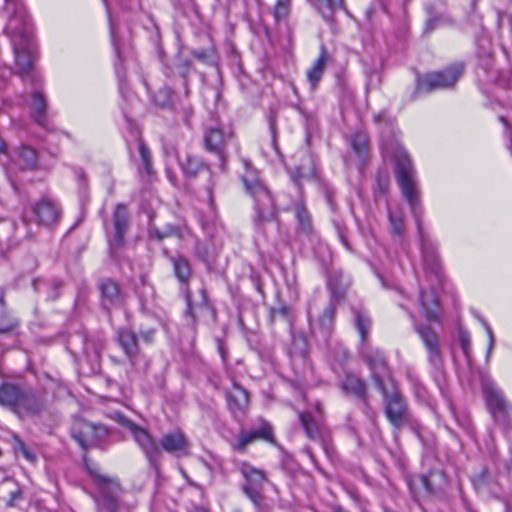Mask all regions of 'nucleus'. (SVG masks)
Masks as SVG:
<instances>
[{
    "label": "nucleus",
    "instance_id": "obj_1",
    "mask_svg": "<svg viewBox=\"0 0 512 512\" xmlns=\"http://www.w3.org/2000/svg\"><path fill=\"white\" fill-rule=\"evenodd\" d=\"M365 358L371 369L372 377L385 398V415L390 424L399 429L408 420V411L400 394L393 392L388 395L385 389V382L391 380V377L384 356L382 352L375 350L367 353Z\"/></svg>",
    "mask_w": 512,
    "mask_h": 512
},
{
    "label": "nucleus",
    "instance_id": "obj_2",
    "mask_svg": "<svg viewBox=\"0 0 512 512\" xmlns=\"http://www.w3.org/2000/svg\"><path fill=\"white\" fill-rule=\"evenodd\" d=\"M244 164L247 171L242 176V181L254 201L255 221L258 223L271 221L276 213L274 199L269 189L258 178L257 173L252 170L250 163L244 161Z\"/></svg>",
    "mask_w": 512,
    "mask_h": 512
},
{
    "label": "nucleus",
    "instance_id": "obj_3",
    "mask_svg": "<svg viewBox=\"0 0 512 512\" xmlns=\"http://www.w3.org/2000/svg\"><path fill=\"white\" fill-rule=\"evenodd\" d=\"M7 30L11 35L17 72L19 74L26 73L32 67L33 59L34 45L31 26L24 21L23 27L18 29L17 19L13 17L7 24Z\"/></svg>",
    "mask_w": 512,
    "mask_h": 512
},
{
    "label": "nucleus",
    "instance_id": "obj_4",
    "mask_svg": "<svg viewBox=\"0 0 512 512\" xmlns=\"http://www.w3.org/2000/svg\"><path fill=\"white\" fill-rule=\"evenodd\" d=\"M395 160V173L402 194L408 201L412 210L418 205L419 193L416 188L415 171L406 151L398 144L393 154Z\"/></svg>",
    "mask_w": 512,
    "mask_h": 512
},
{
    "label": "nucleus",
    "instance_id": "obj_5",
    "mask_svg": "<svg viewBox=\"0 0 512 512\" xmlns=\"http://www.w3.org/2000/svg\"><path fill=\"white\" fill-rule=\"evenodd\" d=\"M85 464L90 474L94 477L99 489L96 498L99 510L101 512H116L117 496L120 490L118 482L103 475L98 465L89 464L87 461H85Z\"/></svg>",
    "mask_w": 512,
    "mask_h": 512
},
{
    "label": "nucleus",
    "instance_id": "obj_6",
    "mask_svg": "<svg viewBox=\"0 0 512 512\" xmlns=\"http://www.w3.org/2000/svg\"><path fill=\"white\" fill-rule=\"evenodd\" d=\"M463 71L462 65H455L440 72L426 74L417 78V93L431 92L453 86Z\"/></svg>",
    "mask_w": 512,
    "mask_h": 512
},
{
    "label": "nucleus",
    "instance_id": "obj_7",
    "mask_svg": "<svg viewBox=\"0 0 512 512\" xmlns=\"http://www.w3.org/2000/svg\"><path fill=\"white\" fill-rule=\"evenodd\" d=\"M113 418L131 432L134 440L150 462L158 457L160 453L158 444L146 429L138 426L120 413H115Z\"/></svg>",
    "mask_w": 512,
    "mask_h": 512
},
{
    "label": "nucleus",
    "instance_id": "obj_8",
    "mask_svg": "<svg viewBox=\"0 0 512 512\" xmlns=\"http://www.w3.org/2000/svg\"><path fill=\"white\" fill-rule=\"evenodd\" d=\"M239 471L245 479V483L243 484V491L245 495L254 505L260 506L263 500L261 491L266 481L264 471L253 467L246 462H242L239 465Z\"/></svg>",
    "mask_w": 512,
    "mask_h": 512
},
{
    "label": "nucleus",
    "instance_id": "obj_9",
    "mask_svg": "<svg viewBox=\"0 0 512 512\" xmlns=\"http://www.w3.org/2000/svg\"><path fill=\"white\" fill-rule=\"evenodd\" d=\"M33 401L31 395L23 393L14 385L4 384L0 387V404L19 415L24 412L36 413L38 409L31 406Z\"/></svg>",
    "mask_w": 512,
    "mask_h": 512
},
{
    "label": "nucleus",
    "instance_id": "obj_10",
    "mask_svg": "<svg viewBox=\"0 0 512 512\" xmlns=\"http://www.w3.org/2000/svg\"><path fill=\"white\" fill-rule=\"evenodd\" d=\"M483 391L487 406L496 421L504 418L510 409V405L499 388L492 382L483 385Z\"/></svg>",
    "mask_w": 512,
    "mask_h": 512
},
{
    "label": "nucleus",
    "instance_id": "obj_11",
    "mask_svg": "<svg viewBox=\"0 0 512 512\" xmlns=\"http://www.w3.org/2000/svg\"><path fill=\"white\" fill-rule=\"evenodd\" d=\"M105 436L106 429L103 426L89 422H80L73 430L74 439L84 449L99 444Z\"/></svg>",
    "mask_w": 512,
    "mask_h": 512
},
{
    "label": "nucleus",
    "instance_id": "obj_12",
    "mask_svg": "<svg viewBox=\"0 0 512 512\" xmlns=\"http://www.w3.org/2000/svg\"><path fill=\"white\" fill-rule=\"evenodd\" d=\"M232 382L233 386L227 392V405L234 417L243 416L249 407V394L237 382Z\"/></svg>",
    "mask_w": 512,
    "mask_h": 512
},
{
    "label": "nucleus",
    "instance_id": "obj_13",
    "mask_svg": "<svg viewBox=\"0 0 512 512\" xmlns=\"http://www.w3.org/2000/svg\"><path fill=\"white\" fill-rule=\"evenodd\" d=\"M162 448L176 456H187L189 454L190 443L181 430H174L166 433L161 439Z\"/></svg>",
    "mask_w": 512,
    "mask_h": 512
},
{
    "label": "nucleus",
    "instance_id": "obj_14",
    "mask_svg": "<svg viewBox=\"0 0 512 512\" xmlns=\"http://www.w3.org/2000/svg\"><path fill=\"white\" fill-rule=\"evenodd\" d=\"M273 433L270 425L262 421L258 429L250 431H241L238 440L232 445L236 451H243L245 447L258 439L270 441L272 440Z\"/></svg>",
    "mask_w": 512,
    "mask_h": 512
},
{
    "label": "nucleus",
    "instance_id": "obj_15",
    "mask_svg": "<svg viewBox=\"0 0 512 512\" xmlns=\"http://www.w3.org/2000/svg\"><path fill=\"white\" fill-rule=\"evenodd\" d=\"M229 139L230 134H225L221 129L216 127L208 129L204 135L206 149L220 157L222 167L225 163L224 149Z\"/></svg>",
    "mask_w": 512,
    "mask_h": 512
},
{
    "label": "nucleus",
    "instance_id": "obj_16",
    "mask_svg": "<svg viewBox=\"0 0 512 512\" xmlns=\"http://www.w3.org/2000/svg\"><path fill=\"white\" fill-rule=\"evenodd\" d=\"M32 212L37 223L44 226L55 224L59 218V210L50 200H41L38 202L33 206Z\"/></svg>",
    "mask_w": 512,
    "mask_h": 512
},
{
    "label": "nucleus",
    "instance_id": "obj_17",
    "mask_svg": "<svg viewBox=\"0 0 512 512\" xmlns=\"http://www.w3.org/2000/svg\"><path fill=\"white\" fill-rule=\"evenodd\" d=\"M115 233L110 240L112 249L121 247L124 243V235L128 225L127 209L123 204H118L113 215Z\"/></svg>",
    "mask_w": 512,
    "mask_h": 512
},
{
    "label": "nucleus",
    "instance_id": "obj_18",
    "mask_svg": "<svg viewBox=\"0 0 512 512\" xmlns=\"http://www.w3.org/2000/svg\"><path fill=\"white\" fill-rule=\"evenodd\" d=\"M417 331L427 349L429 361L437 364L440 361V351L435 333L428 327H419Z\"/></svg>",
    "mask_w": 512,
    "mask_h": 512
},
{
    "label": "nucleus",
    "instance_id": "obj_19",
    "mask_svg": "<svg viewBox=\"0 0 512 512\" xmlns=\"http://www.w3.org/2000/svg\"><path fill=\"white\" fill-rule=\"evenodd\" d=\"M103 305L107 308L121 303V294L118 285L105 279L100 283Z\"/></svg>",
    "mask_w": 512,
    "mask_h": 512
},
{
    "label": "nucleus",
    "instance_id": "obj_20",
    "mask_svg": "<svg viewBox=\"0 0 512 512\" xmlns=\"http://www.w3.org/2000/svg\"><path fill=\"white\" fill-rule=\"evenodd\" d=\"M14 162L22 169H33L37 165V153L31 147L23 146L14 155Z\"/></svg>",
    "mask_w": 512,
    "mask_h": 512
},
{
    "label": "nucleus",
    "instance_id": "obj_21",
    "mask_svg": "<svg viewBox=\"0 0 512 512\" xmlns=\"http://www.w3.org/2000/svg\"><path fill=\"white\" fill-rule=\"evenodd\" d=\"M173 270L178 281L187 286L192 275V269L189 261L183 256H175L171 258Z\"/></svg>",
    "mask_w": 512,
    "mask_h": 512
},
{
    "label": "nucleus",
    "instance_id": "obj_22",
    "mask_svg": "<svg viewBox=\"0 0 512 512\" xmlns=\"http://www.w3.org/2000/svg\"><path fill=\"white\" fill-rule=\"evenodd\" d=\"M420 302L428 320L437 318V297L434 290L420 292Z\"/></svg>",
    "mask_w": 512,
    "mask_h": 512
},
{
    "label": "nucleus",
    "instance_id": "obj_23",
    "mask_svg": "<svg viewBox=\"0 0 512 512\" xmlns=\"http://www.w3.org/2000/svg\"><path fill=\"white\" fill-rule=\"evenodd\" d=\"M118 341L128 357H134L137 354V337L134 332L127 329L119 331Z\"/></svg>",
    "mask_w": 512,
    "mask_h": 512
},
{
    "label": "nucleus",
    "instance_id": "obj_24",
    "mask_svg": "<svg viewBox=\"0 0 512 512\" xmlns=\"http://www.w3.org/2000/svg\"><path fill=\"white\" fill-rule=\"evenodd\" d=\"M327 56L324 51L321 52L320 56L314 62L313 66L307 71V79L312 87L315 89L318 82L320 81L326 64Z\"/></svg>",
    "mask_w": 512,
    "mask_h": 512
},
{
    "label": "nucleus",
    "instance_id": "obj_25",
    "mask_svg": "<svg viewBox=\"0 0 512 512\" xmlns=\"http://www.w3.org/2000/svg\"><path fill=\"white\" fill-rule=\"evenodd\" d=\"M299 420L306 436L316 440L320 436V424L307 412L299 414Z\"/></svg>",
    "mask_w": 512,
    "mask_h": 512
},
{
    "label": "nucleus",
    "instance_id": "obj_26",
    "mask_svg": "<svg viewBox=\"0 0 512 512\" xmlns=\"http://www.w3.org/2000/svg\"><path fill=\"white\" fill-rule=\"evenodd\" d=\"M341 387L347 394L353 396L363 397L365 394V384L352 374L346 375Z\"/></svg>",
    "mask_w": 512,
    "mask_h": 512
},
{
    "label": "nucleus",
    "instance_id": "obj_27",
    "mask_svg": "<svg viewBox=\"0 0 512 512\" xmlns=\"http://www.w3.org/2000/svg\"><path fill=\"white\" fill-rule=\"evenodd\" d=\"M313 4L326 20H330L333 14L342 7L343 1L313 0Z\"/></svg>",
    "mask_w": 512,
    "mask_h": 512
},
{
    "label": "nucleus",
    "instance_id": "obj_28",
    "mask_svg": "<svg viewBox=\"0 0 512 512\" xmlns=\"http://www.w3.org/2000/svg\"><path fill=\"white\" fill-rule=\"evenodd\" d=\"M46 101L40 92H34L32 95V113L34 119L41 125L45 124V111H46Z\"/></svg>",
    "mask_w": 512,
    "mask_h": 512
},
{
    "label": "nucleus",
    "instance_id": "obj_29",
    "mask_svg": "<svg viewBox=\"0 0 512 512\" xmlns=\"http://www.w3.org/2000/svg\"><path fill=\"white\" fill-rule=\"evenodd\" d=\"M179 162L182 170L188 176H195L203 167L201 161L191 154H185L183 157H180Z\"/></svg>",
    "mask_w": 512,
    "mask_h": 512
},
{
    "label": "nucleus",
    "instance_id": "obj_30",
    "mask_svg": "<svg viewBox=\"0 0 512 512\" xmlns=\"http://www.w3.org/2000/svg\"><path fill=\"white\" fill-rule=\"evenodd\" d=\"M351 145L360 157L364 156L368 150V135L363 131L354 133L351 138Z\"/></svg>",
    "mask_w": 512,
    "mask_h": 512
},
{
    "label": "nucleus",
    "instance_id": "obj_31",
    "mask_svg": "<svg viewBox=\"0 0 512 512\" xmlns=\"http://www.w3.org/2000/svg\"><path fill=\"white\" fill-rule=\"evenodd\" d=\"M294 211L301 229L305 232H309L311 229V219L306 208L301 204H297L294 207Z\"/></svg>",
    "mask_w": 512,
    "mask_h": 512
},
{
    "label": "nucleus",
    "instance_id": "obj_32",
    "mask_svg": "<svg viewBox=\"0 0 512 512\" xmlns=\"http://www.w3.org/2000/svg\"><path fill=\"white\" fill-rule=\"evenodd\" d=\"M335 310H336L335 304L330 303L323 311V314L321 315V317L319 319V325L323 329L324 332L330 331V329L332 327L334 315H335Z\"/></svg>",
    "mask_w": 512,
    "mask_h": 512
},
{
    "label": "nucleus",
    "instance_id": "obj_33",
    "mask_svg": "<svg viewBox=\"0 0 512 512\" xmlns=\"http://www.w3.org/2000/svg\"><path fill=\"white\" fill-rule=\"evenodd\" d=\"M355 324L362 341L366 339L370 328V319L362 312L355 313Z\"/></svg>",
    "mask_w": 512,
    "mask_h": 512
},
{
    "label": "nucleus",
    "instance_id": "obj_34",
    "mask_svg": "<svg viewBox=\"0 0 512 512\" xmlns=\"http://www.w3.org/2000/svg\"><path fill=\"white\" fill-rule=\"evenodd\" d=\"M389 220L391 223L392 232L395 235H401L403 232V214L401 211L392 212L389 210Z\"/></svg>",
    "mask_w": 512,
    "mask_h": 512
},
{
    "label": "nucleus",
    "instance_id": "obj_35",
    "mask_svg": "<svg viewBox=\"0 0 512 512\" xmlns=\"http://www.w3.org/2000/svg\"><path fill=\"white\" fill-rule=\"evenodd\" d=\"M290 9V0H277L274 8V15L276 19L285 18Z\"/></svg>",
    "mask_w": 512,
    "mask_h": 512
},
{
    "label": "nucleus",
    "instance_id": "obj_36",
    "mask_svg": "<svg viewBox=\"0 0 512 512\" xmlns=\"http://www.w3.org/2000/svg\"><path fill=\"white\" fill-rule=\"evenodd\" d=\"M12 328V325L3 315V295L0 292V332H7Z\"/></svg>",
    "mask_w": 512,
    "mask_h": 512
},
{
    "label": "nucleus",
    "instance_id": "obj_37",
    "mask_svg": "<svg viewBox=\"0 0 512 512\" xmlns=\"http://www.w3.org/2000/svg\"><path fill=\"white\" fill-rule=\"evenodd\" d=\"M177 234V230L173 227H168L165 231L163 232H160L158 230H153L151 231L150 233V236L151 237H155L157 240H162L166 237H169V236H172V235H176Z\"/></svg>",
    "mask_w": 512,
    "mask_h": 512
},
{
    "label": "nucleus",
    "instance_id": "obj_38",
    "mask_svg": "<svg viewBox=\"0 0 512 512\" xmlns=\"http://www.w3.org/2000/svg\"><path fill=\"white\" fill-rule=\"evenodd\" d=\"M139 153L143 162V165L145 166L146 170L149 172L150 170V159H149V151L147 147L144 145V143H139Z\"/></svg>",
    "mask_w": 512,
    "mask_h": 512
},
{
    "label": "nucleus",
    "instance_id": "obj_39",
    "mask_svg": "<svg viewBox=\"0 0 512 512\" xmlns=\"http://www.w3.org/2000/svg\"><path fill=\"white\" fill-rule=\"evenodd\" d=\"M412 483L415 485H420L423 488V490L426 491L427 493H430L432 491L429 479L426 475H420L416 477L415 479H413Z\"/></svg>",
    "mask_w": 512,
    "mask_h": 512
},
{
    "label": "nucleus",
    "instance_id": "obj_40",
    "mask_svg": "<svg viewBox=\"0 0 512 512\" xmlns=\"http://www.w3.org/2000/svg\"><path fill=\"white\" fill-rule=\"evenodd\" d=\"M459 341H460V345H461V348L465 354V356L468 358L469 357V336L466 332H463L461 331L459 333Z\"/></svg>",
    "mask_w": 512,
    "mask_h": 512
},
{
    "label": "nucleus",
    "instance_id": "obj_41",
    "mask_svg": "<svg viewBox=\"0 0 512 512\" xmlns=\"http://www.w3.org/2000/svg\"><path fill=\"white\" fill-rule=\"evenodd\" d=\"M16 449L17 451H20L23 456L30 462H34L35 461V456L33 453H31L25 446V444L20 441V440H17V446H16Z\"/></svg>",
    "mask_w": 512,
    "mask_h": 512
},
{
    "label": "nucleus",
    "instance_id": "obj_42",
    "mask_svg": "<svg viewBox=\"0 0 512 512\" xmlns=\"http://www.w3.org/2000/svg\"><path fill=\"white\" fill-rule=\"evenodd\" d=\"M291 179L296 183L300 184V182L307 177L305 173L302 172L300 167H295L290 171Z\"/></svg>",
    "mask_w": 512,
    "mask_h": 512
},
{
    "label": "nucleus",
    "instance_id": "obj_43",
    "mask_svg": "<svg viewBox=\"0 0 512 512\" xmlns=\"http://www.w3.org/2000/svg\"><path fill=\"white\" fill-rule=\"evenodd\" d=\"M486 330H487V334H488V338H489V346H488V354H489L493 347V344H494V337H493V333H492V330L490 329V327L486 326Z\"/></svg>",
    "mask_w": 512,
    "mask_h": 512
},
{
    "label": "nucleus",
    "instance_id": "obj_44",
    "mask_svg": "<svg viewBox=\"0 0 512 512\" xmlns=\"http://www.w3.org/2000/svg\"><path fill=\"white\" fill-rule=\"evenodd\" d=\"M374 121H375L376 123H380V122H382V121H386V115H385V113H382V112H381V113H379V114L374 115Z\"/></svg>",
    "mask_w": 512,
    "mask_h": 512
},
{
    "label": "nucleus",
    "instance_id": "obj_45",
    "mask_svg": "<svg viewBox=\"0 0 512 512\" xmlns=\"http://www.w3.org/2000/svg\"><path fill=\"white\" fill-rule=\"evenodd\" d=\"M190 292L188 289H186V299H187V305H188V311L191 313V300H190Z\"/></svg>",
    "mask_w": 512,
    "mask_h": 512
},
{
    "label": "nucleus",
    "instance_id": "obj_46",
    "mask_svg": "<svg viewBox=\"0 0 512 512\" xmlns=\"http://www.w3.org/2000/svg\"><path fill=\"white\" fill-rule=\"evenodd\" d=\"M6 153V144L3 139L0 138V154Z\"/></svg>",
    "mask_w": 512,
    "mask_h": 512
},
{
    "label": "nucleus",
    "instance_id": "obj_47",
    "mask_svg": "<svg viewBox=\"0 0 512 512\" xmlns=\"http://www.w3.org/2000/svg\"><path fill=\"white\" fill-rule=\"evenodd\" d=\"M382 149H383V153H384L385 157L391 155L390 148L387 145L383 144Z\"/></svg>",
    "mask_w": 512,
    "mask_h": 512
},
{
    "label": "nucleus",
    "instance_id": "obj_48",
    "mask_svg": "<svg viewBox=\"0 0 512 512\" xmlns=\"http://www.w3.org/2000/svg\"><path fill=\"white\" fill-rule=\"evenodd\" d=\"M334 512H347L345 511L343 508H341L340 506H335L334 509H333Z\"/></svg>",
    "mask_w": 512,
    "mask_h": 512
},
{
    "label": "nucleus",
    "instance_id": "obj_49",
    "mask_svg": "<svg viewBox=\"0 0 512 512\" xmlns=\"http://www.w3.org/2000/svg\"><path fill=\"white\" fill-rule=\"evenodd\" d=\"M192 512H207L204 508L196 507L192 510Z\"/></svg>",
    "mask_w": 512,
    "mask_h": 512
},
{
    "label": "nucleus",
    "instance_id": "obj_50",
    "mask_svg": "<svg viewBox=\"0 0 512 512\" xmlns=\"http://www.w3.org/2000/svg\"><path fill=\"white\" fill-rule=\"evenodd\" d=\"M151 336H152V332H148L147 334H145V335H144V338H145L147 341H149V340H150V338H151Z\"/></svg>",
    "mask_w": 512,
    "mask_h": 512
},
{
    "label": "nucleus",
    "instance_id": "obj_51",
    "mask_svg": "<svg viewBox=\"0 0 512 512\" xmlns=\"http://www.w3.org/2000/svg\"><path fill=\"white\" fill-rule=\"evenodd\" d=\"M332 294H333V297L339 299L340 298V294H337V292L335 290H332Z\"/></svg>",
    "mask_w": 512,
    "mask_h": 512
},
{
    "label": "nucleus",
    "instance_id": "obj_52",
    "mask_svg": "<svg viewBox=\"0 0 512 512\" xmlns=\"http://www.w3.org/2000/svg\"><path fill=\"white\" fill-rule=\"evenodd\" d=\"M500 120H501L505 125L507 124V123H506V121H505V119H504L503 117H501V118H500Z\"/></svg>",
    "mask_w": 512,
    "mask_h": 512
},
{
    "label": "nucleus",
    "instance_id": "obj_53",
    "mask_svg": "<svg viewBox=\"0 0 512 512\" xmlns=\"http://www.w3.org/2000/svg\"><path fill=\"white\" fill-rule=\"evenodd\" d=\"M6 9L7 11H9V2L7 1V4H6Z\"/></svg>",
    "mask_w": 512,
    "mask_h": 512
}]
</instances>
